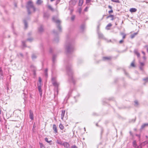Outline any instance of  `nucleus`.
<instances>
[{
    "label": "nucleus",
    "mask_w": 148,
    "mask_h": 148,
    "mask_svg": "<svg viewBox=\"0 0 148 148\" xmlns=\"http://www.w3.org/2000/svg\"><path fill=\"white\" fill-rule=\"evenodd\" d=\"M103 129L102 128L101 129V134H102L103 132Z\"/></svg>",
    "instance_id": "680f3d73"
},
{
    "label": "nucleus",
    "mask_w": 148,
    "mask_h": 148,
    "mask_svg": "<svg viewBox=\"0 0 148 148\" xmlns=\"http://www.w3.org/2000/svg\"><path fill=\"white\" fill-rule=\"evenodd\" d=\"M148 143V141H145L143 142L142 143V144H144V145H145L146 144H147Z\"/></svg>",
    "instance_id": "de8ad7c7"
},
{
    "label": "nucleus",
    "mask_w": 148,
    "mask_h": 148,
    "mask_svg": "<svg viewBox=\"0 0 148 148\" xmlns=\"http://www.w3.org/2000/svg\"><path fill=\"white\" fill-rule=\"evenodd\" d=\"M143 58L144 60H145L146 59V57L145 56V55L143 57Z\"/></svg>",
    "instance_id": "e2e57ef3"
},
{
    "label": "nucleus",
    "mask_w": 148,
    "mask_h": 148,
    "mask_svg": "<svg viewBox=\"0 0 148 148\" xmlns=\"http://www.w3.org/2000/svg\"><path fill=\"white\" fill-rule=\"evenodd\" d=\"M98 35L99 38H103V34L101 33H98Z\"/></svg>",
    "instance_id": "393cba45"
},
{
    "label": "nucleus",
    "mask_w": 148,
    "mask_h": 148,
    "mask_svg": "<svg viewBox=\"0 0 148 148\" xmlns=\"http://www.w3.org/2000/svg\"><path fill=\"white\" fill-rule=\"evenodd\" d=\"M120 34L123 36V38L124 39L125 38L126 35L123 33H121Z\"/></svg>",
    "instance_id": "cd10ccee"
},
{
    "label": "nucleus",
    "mask_w": 148,
    "mask_h": 148,
    "mask_svg": "<svg viewBox=\"0 0 148 148\" xmlns=\"http://www.w3.org/2000/svg\"><path fill=\"white\" fill-rule=\"evenodd\" d=\"M85 26L84 25H82L80 27L81 29H82V30H83L85 28Z\"/></svg>",
    "instance_id": "c9c22d12"
},
{
    "label": "nucleus",
    "mask_w": 148,
    "mask_h": 148,
    "mask_svg": "<svg viewBox=\"0 0 148 148\" xmlns=\"http://www.w3.org/2000/svg\"><path fill=\"white\" fill-rule=\"evenodd\" d=\"M142 53H143V54L144 55H145V52L144 51H142Z\"/></svg>",
    "instance_id": "052dcab7"
},
{
    "label": "nucleus",
    "mask_w": 148,
    "mask_h": 148,
    "mask_svg": "<svg viewBox=\"0 0 148 148\" xmlns=\"http://www.w3.org/2000/svg\"><path fill=\"white\" fill-rule=\"evenodd\" d=\"M56 56L55 55H53V56L52 57V61L53 63H54L55 62V60L56 59Z\"/></svg>",
    "instance_id": "4be33fe9"
},
{
    "label": "nucleus",
    "mask_w": 148,
    "mask_h": 148,
    "mask_svg": "<svg viewBox=\"0 0 148 148\" xmlns=\"http://www.w3.org/2000/svg\"><path fill=\"white\" fill-rule=\"evenodd\" d=\"M41 81H42V79L40 77H39V84H41Z\"/></svg>",
    "instance_id": "79ce46f5"
},
{
    "label": "nucleus",
    "mask_w": 148,
    "mask_h": 148,
    "mask_svg": "<svg viewBox=\"0 0 148 148\" xmlns=\"http://www.w3.org/2000/svg\"><path fill=\"white\" fill-rule=\"evenodd\" d=\"M134 53L139 58L140 57V53L138 52L137 50H135L134 51Z\"/></svg>",
    "instance_id": "4468645a"
},
{
    "label": "nucleus",
    "mask_w": 148,
    "mask_h": 148,
    "mask_svg": "<svg viewBox=\"0 0 148 148\" xmlns=\"http://www.w3.org/2000/svg\"><path fill=\"white\" fill-rule=\"evenodd\" d=\"M91 0H86V3H88L90 2Z\"/></svg>",
    "instance_id": "603ef678"
},
{
    "label": "nucleus",
    "mask_w": 148,
    "mask_h": 148,
    "mask_svg": "<svg viewBox=\"0 0 148 148\" xmlns=\"http://www.w3.org/2000/svg\"><path fill=\"white\" fill-rule=\"evenodd\" d=\"M71 148H77V147L76 146L74 145L72 146Z\"/></svg>",
    "instance_id": "864d4df0"
},
{
    "label": "nucleus",
    "mask_w": 148,
    "mask_h": 148,
    "mask_svg": "<svg viewBox=\"0 0 148 148\" xmlns=\"http://www.w3.org/2000/svg\"><path fill=\"white\" fill-rule=\"evenodd\" d=\"M59 127L61 130H63L64 129V126L61 124H60L59 125Z\"/></svg>",
    "instance_id": "c85d7f7f"
},
{
    "label": "nucleus",
    "mask_w": 148,
    "mask_h": 148,
    "mask_svg": "<svg viewBox=\"0 0 148 148\" xmlns=\"http://www.w3.org/2000/svg\"><path fill=\"white\" fill-rule=\"evenodd\" d=\"M65 110H62V113L61 114V119L63 120L64 114L65 113Z\"/></svg>",
    "instance_id": "ddd939ff"
},
{
    "label": "nucleus",
    "mask_w": 148,
    "mask_h": 148,
    "mask_svg": "<svg viewBox=\"0 0 148 148\" xmlns=\"http://www.w3.org/2000/svg\"><path fill=\"white\" fill-rule=\"evenodd\" d=\"M32 57L33 59H34L36 58V56L35 54H33L32 55Z\"/></svg>",
    "instance_id": "2f4dec72"
},
{
    "label": "nucleus",
    "mask_w": 148,
    "mask_h": 148,
    "mask_svg": "<svg viewBox=\"0 0 148 148\" xmlns=\"http://www.w3.org/2000/svg\"><path fill=\"white\" fill-rule=\"evenodd\" d=\"M133 147L135 148H139L138 146H137L136 142V140H134L133 141Z\"/></svg>",
    "instance_id": "9d476101"
},
{
    "label": "nucleus",
    "mask_w": 148,
    "mask_h": 148,
    "mask_svg": "<svg viewBox=\"0 0 148 148\" xmlns=\"http://www.w3.org/2000/svg\"><path fill=\"white\" fill-rule=\"evenodd\" d=\"M143 66H140V67H139V68L141 70V71H143Z\"/></svg>",
    "instance_id": "a19ab883"
},
{
    "label": "nucleus",
    "mask_w": 148,
    "mask_h": 148,
    "mask_svg": "<svg viewBox=\"0 0 148 148\" xmlns=\"http://www.w3.org/2000/svg\"><path fill=\"white\" fill-rule=\"evenodd\" d=\"M52 20L54 22L57 24V27L58 29L59 32H61L62 31V28L60 25V21L59 20L57 19V17H53Z\"/></svg>",
    "instance_id": "20e7f679"
},
{
    "label": "nucleus",
    "mask_w": 148,
    "mask_h": 148,
    "mask_svg": "<svg viewBox=\"0 0 148 148\" xmlns=\"http://www.w3.org/2000/svg\"><path fill=\"white\" fill-rule=\"evenodd\" d=\"M48 8L50 9L52 11H54V9L53 8H52L51 6L50 5H48Z\"/></svg>",
    "instance_id": "bb28decb"
},
{
    "label": "nucleus",
    "mask_w": 148,
    "mask_h": 148,
    "mask_svg": "<svg viewBox=\"0 0 148 148\" xmlns=\"http://www.w3.org/2000/svg\"><path fill=\"white\" fill-rule=\"evenodd\" d=\"M88 8L89 7H86L84 9V11H85V12H87L88 11Z\"/></svg>",
    "instance_id": "49530a36"
},
{
    "label": "nucleus",
    "mask_w": 148,
    "mask_h": 148,
    "mask_svg": "<svg viewBox=\"0 0 148 148\" xmlns=\"http://www.w3.org/2000/svg\"><path fill=\"white\" fill-rule=\"evenodd\" d=\"M113 10L112 9H111L110 11H109V13H112L113 12Z\"/></svg>",
    "instance_id": "bf43d9fd"
},
{
    "label": "nucleus",
    "mask_w": 148,
    "mask_h": 148,
    "mask_svg": "<svg viewBox=\"0 0 148 148\" xmlns=\"http://www.w3.org/2000/svg\"><path fill=\"white\" fill-rule=\"evenodd\" d=\"M112 26V25L110 23H109L106 26V29H107V30H109L110 29L108 27H111Z\"/></svg>",
    "instance_id": "412c9836"
},
{
    "label": "nucleus",
    "mask_w": 148,
    "mask_h": 148,
    "mask_svg": "<svg viewBox=\"0 0 148 148\" xmlns=\"http://www.w3.org/2000/svg\"><path fill=\"white\" fill-rule=\"evenodd\" d=\"M43 2V1L42 0H37L36 2V4L38 5H40Z\"/></svg>",
    "instance_id": "f8f14e48"
},
{
    "label": "nucleus",
    "mask_w": 148,
    "mask_h": 148,
    "mask_svg": "<svg viewBox=\"0 0 148 148\" xmlns=\"http://www.w3.org/2000/svg\"><path fill=\"white\" fill-rule=\"evenodd\" d=\"M111 58L110 57H103V60H110Z\"/></svg>",
    "instance_id": "6ab92c4d"
},
{
    "label": "nucleus",
    "mask_w": 148,
    "mask_h": 148,
    "mask_svg": "<svg viewBox=\"0 0 148 148\" xmlns=\"http://www.w3.org/2000/svg\"><path fill=\"white\" fill-rule=\"evenodd\" d=\"M143 80L145 81H146V82L148 81V78L146 77L145 78H144L143 79Z\"/></svg>",
    "instance_id": "09e8293b"
},
{
    "label": "nucleus",
    "mask_w": 148,
    "mask_h": 148,
    "mask_svg": "<svg viewBox=\"0 0 148 148\" xmlns=\"http://www.w3.org/2000/svg\"><path fill=\"white\" fill-rule=\"evenodd\" d=\"M111 1L113 2H115L116 3H119V0H111Z\"/></svg>",
    "instance_id": "58836bf2"
},
{
    "label": "nucleus",
    "mask_w": 148,
    "mask_h": 148,
    "mask_svg": "<svg viewBox=\"0 0 148 148\" xmlns=\"http://www.w3.org/2000/svg\"><path fill=\"white\" fill-rule=\"evenodd\" d=\"M140 66H143L144 65V63L142 62H140Z\"/></svg>",
    "instance_id": "a18cd8bd"
},
{
    "label": "nucleus",
    "mask_w": 148,
    "mask_h": 148,
    "mask_svg": "<svg viewBox=\"0 0 148 148\" xmlns=\"http://www.w3.org/2000/svg\"><path fill=\"white\" fill-rule=\"evenodd\" d=\"M39 145L40 146V148H45L44 145L41 143H39Z\"/></svg>",
    "instance_id": "c756f323"
},
{
    "label": "nucleus",
    "mask_w": 148,
    "mask_h": 148,
    "mask_svg": "<svg viewBox=\"0 0 148 148\" xmlns=\"http://www.w3.org/2000/svg\"><path fill=\"white\" fill-rule=\"evenodd\" d=\"M53 129L55 133H57V129L56 126V125L53 124Z\"/></svg>",
    "instance_id": "9b49d317"
},
{
    "label": "nucleus",
    "mask_w": 148,
    "mask_h": 148,
    "mask_svg": "<svg viewBox=\"0 0 148 148\" xmlns=\"http://www.w3.org/2000/svg\"><path fill=\"white\" fill-rule=\"evenodd\" d=\"M3 72L1 68H0V72Z\"/></svg>",
    "instance_id": "69168bd1"
},
{
    "label": "nucleus",
    "mask_w": 148,
    "mask_h": 148,
    "mask_svg": "<svg viewBox=\"0 0 148 148\" xmlns=\"http://www.w3.org/2000/svg\"><path fill=\"white\" fill-rule=\"evenodd\" d=\"M25 41H22V45L24 47H26V46L25 45Z\"/></svg>",
    "instance_id": "e433bc0d"
},
{
    "label": "nucleus",
    "mask_w": 148,
    "mask_h": 148,
    "mask_svg": "<svg viewBox=\"0 0 148 148\" xmlns=\"http://www.w3.org/2000/svg\"><path fill=\"white\" fill-rule=\"evenodd\" d=\"M29 116L30 118L32 120H33L34 119V114L33 112L31 110H30L29 111Z\"/></svg>",
    "instance_id": "6e6552de"
},
{
    "label": "nucleus",
    "mask_w": 148,
    "mask_h": 148,
    "mask_svg": "<svg viewBox=\"0 0 148 148\" xmlns=\"http://www.w3.org/2000/svg\"><path fill=\"white\" fill-rule=\"evenodd\" d=\"M108 7L109 8L111 9V10L112 9V7L111 6L109 5L108 6Z\"/></svg>",
    "instance_id": "13d9d810"
},
{
    "label": "nucleus",
    "mask_w": 148,
    "mask_h": 148,
    "mask_svg": "<svg viewBox=\"0 0 148 148\" xmlns=\"http://www.w3.org/2000/svg\"><path fill=\"white\" fill-rule=\"evenodd\" d=\"M45 75L46 76H47V69H46L45 71Z\"/></svg>",
    "instance_id": "72a5a7b5"
},
{
    "label": "nucleus",
    "mask_w": 148,
    "mask_h": 148,
    "mask_svg": "<svg viewBox=\"0 0 148 148\" xmlns=\"http://www.w3.org/2000/svg\"><path fill=\"white\" fill-rule=\"evenodd\" d=\"M26 8L29 14H31V11L32 10L34 12H35L36 10V8L34 6L33 3L31 1H29L27 2Z\"/></svg>",
    "instance_id": "f257e3e1"
},
{
    "label": "nucleus",
    "mask_w": 148,
    "mask_h": 148,
    "mask_svg": "<svg viewBox=\"0 0 148 148\" xmlns=\"http://www.w3.org/2000/svg\"><path fill=\"white\" fill-rule=\"evenodd\" d=\"M23 22L25 25V28L26 29L28 27L27 23L25 20H23Z\"/></svg>",
    "instance_id": "f3484780"
},
{
    "label": "nucleus",
    "mask_w": 148,
    "mask_h": 148,
    "mask_svg": "<svg viewBox=\"0 0 148 148\" xmlns=\"http://www.w3.org/2000/svg\"><path fill=\"white\" fill-rule=\"evenodd\" d=\"M66 49L67 53H71L74 50L73 46L70 43L67 44L66 46Z\"/></svg>",
    "instance_id": "7ed1b4c3"
},
{
    "label": "nucleus",
    "mask_w": 148,
    "mask_h": 148,
    "mask_svg": "<svg viewBox=\"0 0 148 148\" xmlns=\"http://www.w3.org/2000/svg\"><path fill=\"white\" fill-rule=\"evenodd\" d=\"M134 105L135 106H137L138 105V103L137 101H134Z\"/></svg>",
    "instance_id": "7c9ffc66"
},
{
    "label": "nucleus",
    "mask_w": 148,
    "mask_h": 148,
    "mask_svg": "<svg viewBox=\"0 0 148 148\" xmlns=\"http://www.w3.org/2000/svg\"><path fill=\"white\" fill-rule=\"evenodd\" d=\"M63 146L66 148H70V145L68 142H63Z\"/></svg>",
    "instance_id": "1a4fd4ad"
},
{
    "label": "nucleus",
    "mask_w": 148,
    "mask_h": 148,
    "mask_svg": "<svg viewBox=\"0 0 148 148\" xmlns=\"http://www.w3.org/2000/svg\"><path fill=\"white\" fill-rule=\"evenodd\" d=\"M135 36L133 34L131 36V38H133Z\"/></svg>",
    "instance_id": "8fccbe9b"
},
{
    "label": "nucleus",
    "mask_w": 148,
    "mask_h": 148,
    "mask_svg": "<svg viewBox=\"0 0 148 148\" xmlns=\"http://www.w3.org/2000/svg\"><path fill=\"white\" fill-rule=\"evenodd\" d=\"M45 140L46 142L49 143L50 145H52V140L49 141L48 140V139L47 138H45Z\"/></svg>",
    "instance_id": "2eb2a0df"
},
{
    "label": "nucleus",
    "mask_w": 148,
    "mask_h": 148,
    "mask_svg": "<svg viewBox=\"0 0 148 148\" xmlns=\"http://www.w3.org/2000/svg\"><path fill=\"white\" fill-rule=\"evenodd\" d=\"M53 33L55 34H58V33L57 32H56L55 30H53Z\"/></svg>",
    "instance_id": "4d7b16f0"
},
{
    "label": "nucleus",
    "mask_w": 148,
    "mask_h": 148,
    "mask_svg": "<svg viewBox=\"0 0 148 148\" xmlns=\"http://www.w3.org/2000/svg\"><path fill=\"white\" fill-rule=\"evenodd\" d=\"M78 11L79 13L80 14L82 11V9L81 8H79Z\"/></svg>",
    "instance_id": "5fc2aeb1"
},
{
    "label": "nucleus",
    "mask_w": 148,
    "mask_h": 148,
    "mask_svg": "<svg viewBox=\"0 0 148 148\" xmlns=\"http://www.w3.org/2000/svg\"><path fill=\"white\" fill-rule=\"evenodd\" d=\"M84 0H79V6H82L83 4Z\"/></svg>",
    "instance_id": "aec40b11"
},
{
    "label": "nucleus",
    "mask_w": 148,
    "mask_h": 148,
    "mask_svg": "<svg viewBox=\"0 0 148 148\" xmlns=\"http://www.w3.org/2000/svg\"><path fill=\"white\" fill-rule=\"evenodd\" d=\"M130 11L132 12H135L136 11L137 9L135 8H131Z\"/></svg>",
    "instance_id": "dca6fc26"
},
{
    "label": "nucleus",
    "mask_w": 148,
    "mask_h": 148,
    "mask_svg": "<svg viewBox=\"0 0 148 148\" xmlns=\"http://www.w3.org/2000/svg\"><path fill=\"white\" fill-rule=\"evenodd\" d=\"M123 42V40H120L119 41V42L121 44V43H122Z\"/></svg>",
    "instance_id": "6e6d98bb"
},
{
    "label": "nucleus",
    "mask_w": 148,
    "mask_h": 148,
    "mask_svg": "<svg viewBox=\"0 0 148 148\" xmlns=\"http://www.w3.org/2000/svg\"><path fill=\"white\" fill-rule=\"evenodd\" d=\"M136 136H137L138 137V138H139V141H140V134H136Z\"/></svg>",
    "instance_id": "ea45409f"
},
{
    "label": "nucleus",
    "mask_w": 148,
    "mask_h": 148,
    "mask_svg": "<svg viewBox=\"0 0 148 148\" xmlns=\"http://www.w3.org/2000/svg\"><path fill=\"white\" fill-rule=\"evenodd\" d=\"M39 31L40 32H42L43 30V27L42 26H40V27H39V28L38 29Z\"/></svg>",
    "instance_id": "b1692460"
},
{
    "label": "nucleus",
    "mask_w": 148,
    "mask_h": 148,
    "mask_svg": "<svg viewBox=\"0 0 148 148\" xmlns=\"http://www.w3.org/2000/svg\"><path fill=\"white\" fill-rule=\"evenodd\" d=\"M60 0H57L56 1V5L58 4L60 2Z\"/></svg>",
    "instance_id": "3c124183"
},
{
    "label": "nucleus",
    "mask_w": 148,
    "mask_h": 148,
    "mask_svg": "<svg viewBox=\"0 0 148 148\" xmlns=\"http://www.w3.org/2000/svg\"><path fill=\"white\" fill-rule=\"evenodd\" d=\"M52 83L53 85L57 88V92H58V88L59 85V83L57 82L56 78L54 77H52L51 79Z\"/></svg>",
    "instance_id": "39448f33"
},
{
    "label": "nucleus",
    "mask_w": 148,
    "mask_h": 148,
    "mask_svg": "<svg viewBox=\"0 0 148 148\" xmlns=\"http://www.w3.org/2000/svg\"><path fill=\"white\" fill-rule=\"evenodd\" d=\"M130 135L132 136V133L131 132H130Z\"/></svg>",
    "instance_id": "774afa93"
},
{
    "label": "nucleus",
    "mask_w": 148,
    "mask_h": 148,
    "mask_svg": "<svg viewBox=\"0 0 148 148\" xmlns=\"http://www.w3.org/2000/svg\"><path fill=\"white\" fill-rule=\"evenodd\" d=\"M0 75H1V76L0 77V78L3 79V72H0Z\"/></svg>",
    "instance_id": "4c0bfd02"
},
{
    "label": "nucleus",
    "mask_w": 148,
    "mask_h": 148,
    "mask_svg": "<svg viewBox=\"0 0 148 148\" xmlns=\"http://www.w3.org/2000/svg\"><path fill=\"white\" fill-rule=\"evenodd\" d=\"M33 72H34V75H35L36 74L35 71L34 70Z\"/></svg>",
    "instance_id": "0e129e2a"
},
{
    "label": "nucleus",
    "mask_w": 148,
    "mask_h": 148,
    "mask_svg": "<svg viewBox=\"0 0 148 148\" xmlns=\"http://www.w3.org/2000/svg\"><path fill=\"white\" fill-rule=\"evenodd\" d=\"M44 16L45 17L48 18L49 17V14L47 13H45L44 14Z\"/></svg>",
    "instance_id": "473e14b6"
},
{
    "label": "nucleus",
    "mask_w": 148,
    "mask_h": 148,
    "mask_svg": "<svg viewBox=\"0 0 148 148\" xmlns=\"http://www.w3.org/2000/svg\"><path fill=\"white\" fill-rule=\"evenodd\" d=\"M135 36L137 34V33H135L134 34Z\"/></svg>",
    "instance_id": "338daca9"
},
{
    "label": "nucleus",
    "mask_w": 148,
    "mask_h": 148,
    "mask_svg": "<svg viewBox=\"0 0 148 148\" xmlns=\"http://www.w3.org/2000/svg\"><path fill=\"white\" fill-rule=\"evenodd\" d=\"M75 16L74 15H73V16H72V17H71V20L72 21H73L74 20L75 18Z\"/></svg>",
    "instance_id": "c03bdc74"
},
{
    "label": "nucleus",
    "mask_w": 148,
    "mask_h": 148,
    "mask_svg": "<svg viewBox=\"0 0 148 148\" xmlns=\"http://www.w3.org/2000/svg\"><path fill=\"white\" fill-rule=\"evenodd\" d=\"M38 89L39 92V94L40 96H42V90L41 89V84H38Z\"/></svg>",
    "instance_id": "423d86ee"
},
{
    "label": "nucleus",
    "mask_w": 148,
    "mask_h": 148,
    "mask_svg": "<svg viewBox=\"0 0 148 148\" xmlns=\"http://www.w3.org/2000/svg\"><path fill=\"white\" fill-rule=\"evenodd\" d=\"M76 0H71L70 1L69 3L71 6H73L76 4Z\"/></svg>",
    "instance_id": "0eeeda50"
},
{
    "label": "nucleus",
    "mask_w": 148,
    "mask_h": 148,
    "mask_svg": "<svg viewBox=\"0 0 148 148\" xmlns=\"http://www.w3.org/2000/svg\"><path fill=\"white\" fill-rule=\"evenodd\" d=\"M66 70L68 75L70 76L72 81L74 82L72 76L73 72L72 70L71 65L69 64L66 66Z\"/></svg>",
    "instance_id": "f03ea898"
},
{
    "label": "nucleus",
    "mask_w": 148,
    "mask_h": 148,
    "mask_svg": "<svg viewBox=\"0 0 148 148\" xmlns=\"http://www.w3.org/2000/svg\"><path fill=\"white\" fill-rule=\"evenodd\" d=\"M56 143L60 145H63V142L61 141H59L58 140H57L56 141Z\"/></svg>",
    "instance_id": "a211bd4d"
},
{
    "label": "nucleus",
    "mask_w": 148,
    "mask_h": 148,
    "mask_svg": "<svg viewBox=\"0 0 148 148\" xmlns=\"http://www.w3.org/2000/svg\"><path fill=\"white\" fill-rule=\"evenodd\" d=\"M110 17H111V20H113L114 19V15H110L108 16L107 17V18H110Z\"/></svg>",
    "instance_id": "5701e85b"
},
{
    "label": "nucleus",
    "mask_w": 148,
    "mask_h": 148,
    "mask_svg": "<svg viewBox=\"0 0 148 148\" xmlns=\"http://www.w3.org/2000/svg\"><path fill=\"white\" fill-rule=\"evenodd\" d=\"M131 66L133 67H135V65L134 62V61H133L132 62L131 64Z\"/></svg>",
    "instance_id": "f704fd0d"
},
{
    "label": "nucleus",
    "mask_w": 148,
    "mask_h": 148,
    "mask_svg": "<svg viewBox=\"0 0 148 148\" xmlns=\"http://www.w3.org/2000/svg\"><path fill=\"white\" fill-rule=\"evenodd\" d=\"M148 126V123H145L142 126L141 128V129H143L145 127Z\"/></svg>",
    "instance_id": "a878e982"
},
{
    "label": "nucleus",
    "mask_w": 148,
    "mask_h": 148,
    "mask_svg": "<svg viewBox=\"0 0 148 148\" xmlns=\"http://www.w3.org/2000/svg\"><path fill=\"white\" fill-rule=\"evenodd\" d=\"M33 40V39L32 38H28L27 39V40L29 41L30 42H31Z\"/></svg>",
    "instance_id": "37998d69"
}]
</instances>
